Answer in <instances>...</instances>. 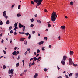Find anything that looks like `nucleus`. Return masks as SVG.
Returning a JSON list of instances; mask_svg holds the SVG:
<instances>
[{
  "label": "nucleus",
  "mask_w": 78,
  "mask_h": 78,
  "mask_svg": "<svg viewBox=\"0 0 78 78\" xmlns=\"http://www.w3.org/2000/svg\"><path fill=\"white\" fill-rule=\"evenodd\" d=\"M57 15H56V13L54 11H53L52 13L51 14V20L52 22H55L56 19V17H57Z\"/></svg>",
  "instance_id": "obj_1"
},
{
  "label": "nucleus",
  "mask_w": 78,
  "mask_h": 78,
  "mask_svg": "<svg viewBox=\"0 0 78 78\" xmlns=\"http://www.w3.org/2000/svg\"><path fill=\"white\" fill-rule=\"evenodd\" d=\"M43 0H34V2L37 4V6H39L41 5Z\"/></svg>",
  "instance_id": "obj_2"
},
{
  "label": "nucleus",
  "mask_w": 78,
  "mask_h": 78,
  "mask_svg": "<svg viewBox=\"0 0 78 78\" xmlns=\"http://www.w3.org/2000/svg\"><path fill=\"white\" fill-rule=\"evenodd\" d=\"M3 16L5 17L6 19H8V16L6 15V11H5L3 12Z\"/></svg>",
  "instance_id": "obj_3"
},
{
  "label": "nucleus",
  "mask_w": 78,
  "mask_h": 78,
  "mask_svg": "<svg viewBox=\"0 0 78 78\" xmlns=\"http://www.w3.org/2000/svg\"><path fill=\"white\" fill-rule=\"evenodd\" d=\"M69 65H71L72 64V63L73 62H72V58H69Z\"/></svg>",
  "instance_id": "obj_4"
},
{
  "label": "nucleus",
  "mask_w": 78,
  "mask_h": 78,
  "mask_svg": "<svg viewBox=\"0 0 78 78\" xmlns=\"http://www.w3.org/2000/svg\"><path fill=\"white\" fill-rule=\"evenodd\" d=\"M14 70L13 69H11V70H9V72H8L9 74H12V75H13L14 74Z\"/></svg>",
  "instance_id": "obj_5"
},
{
  "label": "nucleus",
  "mask_w": 78,
  "mask_h": 78,
  "mask_svg": "<svg viewBox=\"0 0 78 78\" xmlns=\"http://www.w3.org/2000/svg\"><path fill=\"white\" fill-rule=\"evenodd\" d=\"M65 62H66L65 60H62L61 61V63L63 65H65Z\"/></svg>",
  "instance_id": "obj_6"
},
{
  "label": "nucleus",
  "mask_w": 78,
  "mask_h": 78,
  "mask_svg": "<svg viewBox=\"0 0 78 78\" xmlns=\"http://www.w3.org/2000/svg\"><path fill=\"white\" fill-rule=\"evenodd\" d=\"M38 76V74L37 73H35V75L34 76V78H36Z\"/></svg>",
  "instance_id": "obj_7"
},
{
  "label": "nucleus",
  "mask_w": 78,
  "mask_h": 78,
  "mask_svg": "<svg viewBox=\"0 0 78 78\" xmlns=\"http://www.w3.org/2000/svg\"><path fill=\"white\" fill-rule=\"evenodd\" d=\"M43 43H44V41H41V42L38 43L39 45H42V44H43Z\"/></svg>",
  "instance_id": "obj_8"
},
{
  "label": "nucleus",
  "mask_w": 78,
  "mask_h": 78,
  "mask_svg": "<svg viewBox=\"0 0 78 78\" xmlns=\"http://www.w3.org/2000/svg\"><path fill=\"white\" fill-rule=\"evenodd\" d=\"M66 58H67V56L66 55L64 56L63 57V60H64L65 61L66 59Z\"/></svg>",
  "instance_id": "obj_9"
},
{
  "label": "nucleus",
  "mask_w": 78,
  "mask_h": 78,
  "mask_svg": "<svg viewBox=\"0 0 78 78\" xmlns=\"http://www.w3.org/2000/svg\"><path fill=\"white\" fill-rule=\"evenodd\" d=\"M25 38H21L20 39V41H21V42H23L24 41V39H25Z\"/></svg>",
  "instance_id": "obj_10"
},
{
  "label": "nucleus",
  "mask_w": 78,
  "mask_h": 78,
  "mask_svg": "<svg viewBox=\"0 0 78 78\" xmlns=\"http://www.w3.org/2000/svg\"><path fill=\"white\" fill-rule=\"evenodd\" d=\"M25 26H23V31H25Z\"/></svg>",
  "instance_id": "obj_11"
},
{
  "label": "nucleus",
  "mask_w": 78,
  "mask_h": 78,
  "mask_svg": "<svg viewBox=\"0 0 78 78\" xmlns=\"http://www.w3.org/2000/svg\"><path fill=\"white\" fill-rule=\"evenodd\" d=\"M65 28H66L65 26H62L61 27V28H62V29H64Z\"/></svg>",
  "instance_id": "obj_12"
},
{
  "label": "nucleus",
  "mask_w": 78,
  "mask_h": 78,
  "mask_svg": "<svg viewBox=\"0 0 78 78\" xmlns=\"http://www.w3.org/2000/svg\"><path fill=\"white\" fill-rule=\"evenodd\" d=\"M16 53H17V52L15 51L14 52H13L12 53V54L14 55V56H16Z\"/></svg>",
  "instance_id": "obj_13"
},
{
  "label": "nucleus",
  "mask_w": 78,
  "mask_h": 78,
  "mask_svg": "<svg viewBox=\"0 0 78 78\" xmlns=\"http://www.w3.org/2000/svg\"><path fill=\"white\" fill-rule=\"evenodd\" d=\"M23 26V25H22L21 24H19V27L20 28H21Z\"/></svg>",
  "instance_id": "obj_14"
},
{
  "label": "nucleus",
  "mask_w": 78,
  "mask_h": 78,
  "mask_svg": "<svg viewBox=\"0 0 78 78\" xmlns=\"http://www.w3.org/2000/svg\"><path fill=\"white\" fill-rule=\"evenodd\" d=\"M45 47H42L41 48V49L43 51H45Z\"/></svg>",
  "instance_id": "obj_15"
},
{
  "label": "nucleus",
  "mask_w": 78,
  "mask_h": 78,
  "mask_svg": "<svg viewBox=\"0 0 78 78\" xmlns=\"http://www.w3.org/2000/svg\"><path fill=\"white\" fill-rule=\"evenodd\" d=\"M31 34H29L28 37L29 39H31Z\"/></svg>",
  "instance_id": "obj_16"
},
{
  "label": "nucleus",
  "mask_w": 78,
  "mask_h": 78,
  "mask_svg": "<svg viewBox=\"0 0 78 78\" xmlns=\"http://www.w3.org/2000/svg\"><path fill=\"white\" fill-rule=\"evenodd\" d=\"M3 69L4 70H5V68H6V65H4L3 66Z\"/></svg>",
  "instance_id": "obj_17"
},
{
  "label": "nucleus",
  "mask_w": 78,
  "mask_h": 78,
  "mask_svg": "<svg viewBox=\"0 0 78 78\" xmlns=\"http://www.w3.org/2000/svg\"><path fill=\"white\" fill-rule=\"evenodd\" d=\"M17 17H20V16H21V15H20V14L19 13L17 15Z\"/></svg>",
  "instance_id": "obj_18"
},
{
  "label": "nucleus",
  "mask_w": 78,
  "mask_h": 78,
  "mask_svg": "<svg viewBox=\"0 0 78 78\" xmlns=\"http://www.w3.org/2000/svg\"><path fill=\"white\" fill-rule=\"evenodd\" d=\"M9 21V20H7L6 22V24H7V25L8 24H9L10 23Z\"/></svg>",
  "instance_id": "obj_19"
},
{
  "label": "nucleus",
  "mask_w": 78,
  "mask_h": 78,
  "mask_svg": "<svg viewBox=\"0 0 78 78\" xmlns=\"http://www.w3.org/2000/svg\"><path fill=\"white\" fill-rule=\"evenodd\" d=\"M29 34H29V33L28 32L27 33H25V35H26V36H28V35H29Z\"/></svg>",
  "instance_id": "obj_20"
},
{
  "label": "nucleus",
  "mask_w": 78,
  "mask_h": 78,
  "mask_svg": "<svg viewBox=\"0 0 78 78\" xmlns=\"http://www.w3.org/2000/svg\"><path fill=\"white\" fill-rule=\"evenodd\" d=\"M33 59L34 60V61H36V60H37V58L36 57H34Z\"/></svg>",
  "instance_id": "obj_21"
},
{
  "label": "nucleus",
  "mask_w": 78,
  "mask_h": 78,
  "mask_svg": "<svg viewBox=\"0 0 78 78\" xmlns=\"http://www.w3.org/2000/svg\"><path fill=\"white\" fill-rule=\"evenodd\" d=\"M75 76H76L75 78H78V73L76 74Z\"/></svg>",
  "instance_id": "obj_22"
},
{
  "label": "nucleus",
  "mask_w": 78,
  "mask_h": 78,
  "mask_svg": "<svg viewBox=\"0 0 78 78\" xmlns=\"http://www.w3.org/2000/svg\"><path fill=\"white\" fill-rule=\"evenodd\" d=\"M37 22H38V23H40V24H41V20H37Z\"/></svg>",
  "instance_id": "obj_23"
},
{
  "label": "nucleus",
  "mask_w": 78,
  "mask_h": 78,
  "mask_svg": "<svg viewBox=\"0 0 78 78\" xmlns=\"http://www.w3.org/2000/svg\"><path fill=\"white\" fill-rule=\"evenodd\" d=\"M3 53H4V55H5V54H6V52L4 50H3Z\"/></svg>",
  "instance_id": "obj_24"
},
{
  "label": "nucleus",
  "mask_w": 78,
  "mask_h": 78,
  "mask_svg": "<svg viewBox=\"0 0 78 78\" xmlns=\"http://www.w3.org/2000/svg\"><path fill=\"white\" fill-rule=\"evenodd\" d=\"M73 66L74 67H77L78 66V65L74 64H73Z\"/></svg>",
  "instance_id": "obj_25"
},
{
  "label": "nucleus",
  "mask_w": 78,
  "mask_h": 78,
  "mask_svg": "<svg viewBox=\"0 0 78 78\" xmlns=\"http://www.w3.org/2000/svg\"><path fill=\"white\" fill-rule=\"evenodd\" d=\"M14 26L15 27H17V23H15L14 24Z\"/></svg>",
  "instance_id": "obj_26"
},
{
  "label": "nucleus",
  "mask_w": 78,
  "mask_h": 78,
  "mask_svg": "<svg viewBox=\"0 0 78 78\" xmlns=\"http://www.w3.org/2000/svg\"><path fill=\"white\" fill-rule=\"evenodd\" d=\"M33 65H32V64H31V63H29V67L30 68L31 67V66H32Z\"/></svg>",
  "instance_id": "obj_27"
},
{
  "label": "nucleus",
  "mask_w": 78,
  "mask_h": 78,
  "mask_svg": "<svg viewBox=\"0 0 78 78\" xmlns=\"http://www.w3.org/2000/svg\"><path fill=\"white\" fill-rule=\"evenodd\" d=\"M51 27V25H50V24H48V28H50Z\"/></svg>",
  "instance_id": "obj_28"
},
{
  "label": "nucleus",
  "mask_w": 78,
  "mask_h": 78,
  "mask_svg": "<svg viewBox=\"0 0 78 78\" xmlns=\"http://www.w3.org/2000/svg\"><path fill=\"white\" fill-rule=\"evenodd\" d=\"M17 32H16V31L14 32V33L13 34L14 35V36H16V35H17Z\"/></svg>",
  "instance_id": "obj_29"
},
{
  "label": "nucleus",
  "mask_w": 78,
  "mask_h": 78,
  "mask_svg": "<svg viewBox=\"0 0 78 78\" xmlns=\"http://www.w3.org/2000/svg\"><path fill=\"white\" fill-rule=\"evenodd\" d=\"M19 63H17L16 64V67H19Z\"/></svg>",
  "instance_id": "obj_30"
},
{
  "label": "nucleus",
  "mask_w": 78,
  "mask_h": 78,
  "mask_svg": "<svg viewBox=\"0 0 78 78\" xmlns=\"http://www.w3.org/2000/svg\"><path fill=\"white\" fill-rule=\"evenodd\" d=\"M11 29H12V26H10L9 29V30L10 31V30H11Z\"/></svg>",
  "instance_id": "obj_31"
},
{
  "label": "nucleus",
  "mask_w": 78,
  "mask_h": 78,
  "mask_svg": "<svg viewBox=\"0 0 78 78\" xmlns=\"http://www.w3.org/2000/svg\"><path fill=\"white\" fill-rule=\"evenodd\" d=\"M18 28V27H16L14 28V29H13V30H17V29Z\"/></svg>",
  "instance_id": "obj_32"
},
{
  "label": "nucleus",
  "mask_w": 78,
  "mask_h": 78,
  "mask_svg": "<svg viewBox=\"0 0 78 78\" xmlns=\"http://www.w3.org/2000/svg\"><path fill=\"white\" fill-rule=\"evenodd\" d=\"M37 53H40V50L39 49H37Z\"/></svg>",
  "instance_id": "obj_33"
},
{
  "label": "nucleus",
  "mask_w": 78,
  "mask_h": 78,
  "mask_svg": "<svg viewBox=\"0 0 78 78\" xmlns=\"http://www.w3.org/2000/svg\"><path fill=\"white\" fill-rule=\"evenodd\" d=\"M69 54L70 55H72V54H73V51H70Z\"/></svg>",
  "instance_id": "obj_34"
},
{
  "label": "nucleus",
  "mask_w": 78,
  "mask_h": 78,
  "mask_svg": "<svg viewBox=\"0 0 78 78\" xmlns=\"http://www.w3.org/2000/svg\"><path fill=\"white\" fill-rule=\"evenodd\" d=\"M3 22H2V21H1V22H0V25H3Z\"/></svg>",
  "instance_id": "obj_35"
},
{
  "label": "nucleus",
  "mask_w": 78,
  "mask_h": 78,
  "mask_svg": "<svg viewBox=\"0 0 78 78\" xmlns=\"http://www.w3.org/2000/svg\"><path fill=\"white\" fill-rule=\"evenodd\" d=\"M30 21L32 23H33V22H34V19L32 18V19H30Z\"/></svg>",
  "instance_id": "obj_36"
},
{
  "label": "nucleus",
  "mask_w": 78,
  "mask_h": 78,
  "mask_svg": "<svg viewBox=\"0 0 78 78\" xmlns=\"http://www.w3.org/2000/svg\"><path fill=\"white\" fill-rule=\"evenodd\" d=\"M70 5L72 6V5H73V2L71 1L70 2Z\"/></svg>",
  "instance_id": "obj_37"
},
{
  "label": "nucleus",
  "mask_w": 78,
  "mask_h": 78,
  "mask_svg": "<svg viewBox=\"0 0 78 78\" xmlns=\"http://www.w3.org/2000/svg\"><path fill=\"white\" fill-rule=\"evenodd\" d=\"M24 43L25 44V45H27V41H25L24 42Z\"/></svg>",
  "instance_id": "obj_38"
},
{
  "label": "nucleus",
  "mask_w": 78,
  "mask_h": 78,
  "mask_svg": "<svg viewBox=\"0 0 78 78\" xmlns=\"http://www.w3.org/2000/svg\"><path fill=\"white\" fill-rule=\"evenodd\" d=\"M25 61H24V60H23L22 61V62H23V66H24V62Z\"/></svg>",
  "instance_id": "obj_39"
},
{
  "label": "nucleus",
  "mask_w": 78,
  "mask_h": 78,
  "mask_svg": "<svg viewBox=\"0 0 78 78\" xmlns=\"http://www.w3.org/2000/svg\"><path fill=\"white\" fill-rule=\"evenodd\" d=\"M34 26V25L33 24H31L30 25V27L32 28H33V27Z\"/></svg>",
  "instance_id": "obj_40"
},
{
  "label": "nucleus",
  "mask_w": 78,
  "mask_h": 78,
  "mask_svg": "<svg viewBox=\"0 0 78 78\" xmlns=\"http://www.w3.org/2000/svg\"><path fill=\"white\" fill-rule=\"evenodd\" d=\"M44 39L46 41H47V37H44Z\"/></svg>",
  "instance_id": "obj_41"
},
{
  "label": "nucleus",
  "mask_w": 78,
  "mask_h": 78,
  "mask_svg": "<svg viewBox=\"0 0 78 78\" xmlns=\"http://www.w3.org/2000/svg\"><path fill=\"white\" fill-rule=\"evenodd\" d=\"M41 59V57H39L37 58V60H39V59Z\"/></svg>",
  "instance_id": "obj_42"
},
{
  "label": "nucleus",
  "mask_w": 78,
  "mask_h": 78,
  "mask_svg": "<svg viewBox=\"0 0 78 78\" xmlns=\"http://www.w3.org/2000/svg\"><path fill=\"white\" fill-rule=\"evenodd\" d=\"M20 59V55H18V58H17V59L18 60H19Z\"/></svg>",
  "instance_id": "obj_43"
},
{
  "label": "nucleus",
  "mask_w": 78,
  "mask_h": 78,
  "mask_svg": "<svg viewBox=\"0 0 78 78\" xmlns=\"http://www.w3.org/2000/svg\"><path fill=\"white\" fill-rule=\"evenodd\" d=\"M47 69H48L45 68V69H44V71L45 72H46V71H47Z\"/></svg>",
  "instance_id": "obj_44"
},
{
  "label": "nucleus",
  "mask_w": 78,
  "mask_h": 78,
  "mask_svg": "<svg viewBox=\"0 0 78 78\" xmlns=\"http://www.w3.org/2000/svg\"><path fill=\"white\" fill-rule=\"evenodd\" d=\"M10 33H13V31L12 30H11V31L10 32Z\"/></svg>",
  "instance_id": "obj_45"
},
{
  "label": "nucleus",
  "mask_w": 78,
  "mask_h": 78,
  "mask_svg": "<svg viewBox=\"0 0 78 78\" xmlns=\"http://www.w3.org/2000/svg\"><path fill=\"white\" fill-rule=\"evenodd\" d=\"M20 5H19L18 6V9H20Z\"/></svg>",
  "instance_id": "obj_46"
},
{
  "label": "nucleus",
  "mask_w": 78,
  "mask_h": 78,
  "mask_svg": "<svg viewBox=\"0 0 78 78\" xmlns=\"http://www.w3.org/2000/svg\"><path fill=\"white\" fill-rule=\"evenodd\" d=\"M31 4H32V5H34V2H33V1H31Z\"/></svg>",
  "instance_id": "obj_47"
},
{
  "label": "nucleus",
  "mask_w": 78,
  "mask_h": 78,
  "mask_svg": "<svg viewBox=\"0 0 78 78\" xmlns=\"http://www.w3.org/2000/svg\"><path fill=\"white\" fill-rule=\"evenodd\" d=\"M9 76L10 78H11V77L13 76V75H12H12H10Z\"/></svg>",
  "instance_id": "obj_48"
},
{
  "label": "nucleus",
  "mask_w": 78,
  "mask_h": 78,
  "mask_svg": "<svg viewBox=\"0 0 78 78\" xmlns=\"http://www.w3.org/2000/svg\"><path fill=\"white\" fill-rule=\"evenodd\" d=\"M23 73H24V72H23V73H21V74H20V76H22V75H23Z\"/></svg>",
  "instance_id": "obj_49"
},
{
  "label": "nucleus",
  "mask_w": 78,
  "mask_h": 78,
  "mask_svg": "<svg viewBox=\"0 0 78 78\" xmlns=\"http://www.w3.org/2000/svg\"><path fill=\"white\" fill-rule=\"evenodd\" d=\"M65 77L66 78H69V76H67V75H65Z\"/></svg>",
  "instance_id": "obj_50"
},
{
  "label": "nucleus",
  "mask_w": 78,
  "mask_h": 78,
  "mask_svg": "<svg viewBox=\"0 0 78 78\" xmlns=\"http://www.w3.org/2000/svg\"><path fill=\"white\" fill-rule=\"evenodd\" d=\"M27 51H30L31 50V49L30 48H28L27 49Z\"/></svg>",
  "instance_id": "obj_51"
},
{
  "label": "nucleus",
  "mask_w": 78,
  "mask_h": 78,
  "mask_svg": "<svg viewBox=\"0 0 78 78\" xmlns=\"http://www.w3.org/2000/svg\"><path fill=\"white\" fill-rule=\"evenodd\" d=\"M4 42V40H3V39H2L1 41V43H2H2H3Z\"/></svg>",
  "instance_id": "obj_52"
},
{
  "label": "nucleus",
  "mask_w": 78,
  "mask_h": 78,
  "mask_svg": "<svg viewBox=\"0 0 78 78\" xmlns=\"http://www.w3.org/2000/svg\"><path fill=\"white\" fill-rule=\"evenodd\" d=\"M2 35H3V34H2V33H1L0 34V37H1Z\"/></svg>",
  "instance_id": "obj_53"
},
{
  "label": "nucleus",
  "mask_w": 78,
  "mask_h": 78,
  "mask_svg": "<svg viewBox=\"0 0 78 78\" xmlns=\"http://www.w3.org/2000/svg\"><path fill=\"white\" fill-rule=\"evenodd\" d=\"M34 16V17H37V14H36Z\"/></svg>",
  "instance_id": "obj_54"
},
{
  "label": "nucleus",
  "mask_w": 78,
  "mask_h": 78,
  "mask_svg": "<svg viewBox=\"0 0 78 78\" xmlns=\"http://www.w3.org/2000/svg\"><path fill=\"white\" fill-rule=\"evenodd\" d=\"M32 60H33V58H31L30 59V61H32Z\"/></svg>",
  "instance_id": "obj_55"
},
{
  "label": "nucleus",
  "mask_w": 78,
  "mask_h": 78,
  "mask_svg": "<svg viewBox=\"0 0 78 78\" xmlns=\"http://www.w3.org/2000/svg\"><path fill=\"white\" fill-rule=\"evenodd\" d=\"M32 33H33V34H34V33H35V31H32Z\"/></svg>",
  "instance_id": "obj_56"
},
{
  "label": "nucleus",
  "mask_w": 78,
  "mask_h": 78,
  "mask_svg": "<svg viewBox=\"0 0 78 78\" xmlns=\"http://www.w3.org/2000/svg\"><path fill=\"white\" fill-rule=\"evenodd\" d=\"M57 67L58 68V70H59L60 69V68L59 67H58V66H57Z\"/></svg>",
  "instance_id": "obj_57"
},
{
  "label": "nucleus",
  "mask_w": 78,
  "mask_h": 78,
  "mask_svg": "<svg viewBox=\"0 0 78 78\" xmlns=\"http://www.w3.org/2000/svg\"><path fill=\"white\" fill-rule=\"evenodd\" d=\"M51 45H49V48H51Z\"/></svg>",
  "instance_id": "obj_58"
},
{
  "label": "nucleus",
  "mask_w": 78,
  "mask_h": 78,
  "mask_svg": "<svg viewBox=\"0 0 78 78\" xmlns=\"http://www.w3.org/2000/svg\"><path fill=\"white\" fill-rule=\"evenodd\" d=\"M47 23H48V24H50L49 23H50V21H49V22H47Z\"/></svg>",
  "instance_id": "obj_59"
},
{
  "label": "nucleus",
  "mask_w": 78,
  "mask_h": 78,
  "mask_svg": "<svg viewBox=\"0 0 78 78\" xmlns=\"http://www.w3.org/2000/svg\"><path fill=\"white\" fill-rule=\"evenodd\" d=\"M65 19H68V17H67V16H65Z\"/></svg>",
  "instance_id": "obj_60"
},
{
  "label": "nucleus",
  "mask_w": 78,
  "mask_h": 78,
  "mask_svg": "<svg viewBox=\"0 0 78 78\" xmlns=\"http://www.w3.org/2000/svg\"><path fill=\"white\" fill-rule=\"evenodd\" d=\"M14 50H16V47H15V48H14Z\"/></svg>",
  "instance_id": "obj_61"
},
{
  "label": "nucleus",
  "mask_w": 78,
  "mask_h": 78,
  "mask_svg": "<svg viewBox=\"0 0 78 78\" xmlns=\"http://www.w3.org/2000/svg\"><path fill=\"white\" fill-rule=\"evenodd\" d=\"M38 56H39V54H37V55H36V57H37Z\"/></svg>",
  "instance_id": "obj_62"
},
{
  "label": "nucleus",
  "mask_w": 78,
  "mask_h": 78,
  "mask_svg": "<svg viewBox=\"0 0 78 78\" xmlns=\"http://www.w3.org/2000/svg\"><path fill=\"white\" fill-rule=\"evenodd\" d=\"M25 33L24 32H21V34H25Z\"/></svg>",
  "instance_id": "obj_63"
},
{
  "label": "nucleus",
  "mask_w": 78,
  "mask_h": 78,
  "mask_svg": "<svg viewBox=\"0 0 78 78\" xmlns=\"http://www.w3.org/2000/svg\"><path fill=\"white\" fill-rule=\"evenodd\" d=\"M17 55H18L19 54V51H17L16 52Z\"/></svg>",
  "instance_id": "obj_64"
}]
</instances>
